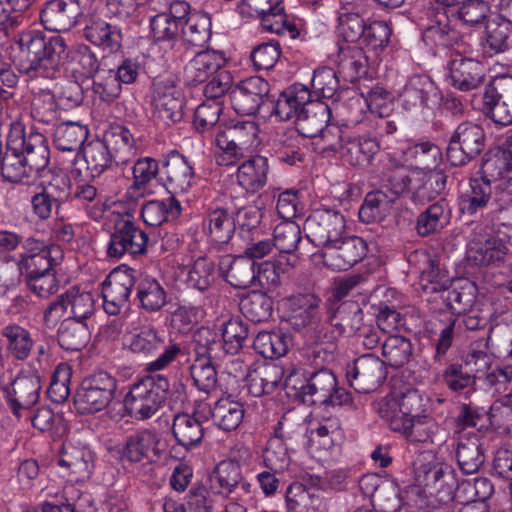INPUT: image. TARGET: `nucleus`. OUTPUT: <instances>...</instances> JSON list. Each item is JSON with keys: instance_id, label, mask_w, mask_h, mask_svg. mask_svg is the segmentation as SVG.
<instances>
[{"instance_id": "17", "label": "nucleus", "mask_w": 512, "mask_h": 512, "mask_svg": "<svg viewBox=\"0 0 512 512\" xmlns=\"http://www.w3.org/2000/svg\"><path fill=\"white\" fill-rule=\"evenodd\" d=\"M417 481L444 504L454 499V492L459 486L454 469L447 464L422 466L417 473Z\"/></svg>"}, {"instance_id": "34", "label": "nucleus", "mask_w": 512, "mask_h": 512, "mask_svg": "<svg viewBox=\"0 0 512 512\" xmlns=\"http://www.w3.org/2000/svg\"><path fill=\"white\" fill-rule=\"evenodd\" d=\"M298 113L295 120L296 131L307 138L317 137L330 118L329 106L310 98Z\"/></svg>"}, {"instance_id": "58", "label": "nucleus", "mask_w": 512, "mask_h": 512, "mask_svg": "<svg viewBox=\"0 0 512 512\" xmlns=\"http://www.w3.org/2000/svg\"><path fill=\"white\" fill-rule=\"evenodd\" d=\"M20 152L24 155L25 161L29 164L36 177L47 167L50 160L47 139L43 134L36 131L29 133L26 147Z\"/></svg>"}, {"instance_id": "8", "label": "nucleus", "mask_w": 512, "mask_h": 512, "mask_svg": "<svg viewBox=\"0 0 512 512\" xmlns=\"http://www.w3.org/2000/svg\"><path fill=\"white\" fill-rule=\"evenodd\" d=\"M485 132L481 125L464 121L450 136L446 157L453 166H465L476 159L485 147Z\"/></svg>"}, {"instance_id": "36", "label": "nucleus", "mask_w": 512, "mask_h": 512, "mask_svg": "<svg viewBox=\"0 0 512 512\" xmlns=\"http://www.w3.org/2000/svg\"><path fill=\"white\" fill-rule=\"evenodd\" d=\"M421 260L425 267L420 270L419 286L426 294L444 293L451 286V280L445 271L440 270L438 262L426 252L415 251L409 261Z\"/></svg>"}, {"instance_id": "9", "label": "nucleus", "mask_w": 512, "mask_h": 512, "mask_svg": "<svg viewBox=\"0 0 512 512\" xmlns=\"http://www.w3.org/2000/svg\"><path fill=\"white\" fill-rule=\"evenodd\" d=\"M148 235L132 220L131 215L118 214L107 246L110 258L121 259L125 255H143L147 250Z\"/></svg>"}, {"instance_id": "31", "label": "nucleus", "mask_w": 512, "mask_h": 512, "mask_svg": "<svg viewBox=\"0 0 512 512\" xmlns=\"http://www.w3.org/2000/svg\"><path fill=\"white\" fill-rule=\"evenodd\" d=\"M436 94L437 87L428 76L414 75L399 93V99L405 110L421 111L428 106L429 100Z\"/></svg>"}, {"instance_id": "52", "label": "nucleus", "mask_w": 512, "mask_h": 512, "mask_svg": "<svg viewBox=\"0 0 512 512\" xmlns=\"http://www.w3.org/2000/svg\"><path fill=\"white\" fill-rule=\"evenodd\" d=\"M136 296L140 307L146 312L160 311L167 303V293L161 283L151 277L144 276L136 287Z\"/></svg>"}, {"instance_id": "40", "label": "nucleus", "mask_w": 512, "mask_h": 512, "mask_svg": "<svg viewBox=\"0 0 512 512\" xmlns=\"http://www.w3.org/2000/svg\"><path fill=\"white\" fill-rule=\"evenodd\" d=\"M380 151L376 138L369 136H349L343 147L341 158L354 167H367Z\"/></svg>"}, {"instance_id": "3", "label": "nucleus", "mask_w": 512, "mask_h": 512, "mask_svg": "<svg viewBox=\"0 0 512 512\" xmlns=\"http://www.w3.org/2000/svg\"><path fill=\"white\" fill-rule=\"evenodd\" d=\"M304 382L292 385L295 396L306 405H343L351 401L350 394L337 386L332 370L326 367L303 368Z\"/></svg>"}, {"instance_id": "4", "label": "nucleus", "mask_w": 512, "mask_h": 512, "mask_svg": "<svg viewBox=\"0 0 512 512\" xmlns=\"http://www.w3.org/2000/svg\"><path fill=\"white\" fill-rule=\"evenodd\" d=\"M42 389L39 372L31 367L21 369L16 376L11 369L0 368V390L12 414L21 417L34 407Z\"/></svg>"}, {"instance_id": "27", "label": "nucleus", "mask_w": 512, "mask_h": 512, "mask_svg": "<svg viewBox=\"0 0 512 512\" xmlns=\"http://www.w3.org/2000/svg\"><path fill=\"white\" fill-rule=\"evenodd\" d=\"M226 61L222 51L212 49L200 51L185 65L184 79L188 85L203 83L222 70Z\"/></svg>"}, {"instance_id": "53", "label": "nucleus", "mask_w": 512, "mask_h": 512, "mask_svg": "<svg viewBox=\"0 0 512 512\" xmlns=\"http://www.w3.org/2000/svg\"><path fill=\"white\" fill-rule=\"evenodd\" d=\"M208 412L214 424L227 432L236 430L244 417L243 405L229 398L218 400Z\"/></svg>"}, {"instance_id": "5", "label": "nucleus", "mask_w": 512, "mask_h": 512, "mask_svg": "<svg viewBox=\"0 0 512 512\" xmlns=\"http://www.w3.org/2000/svg\"><path fill=\"white\" fill-rule=\"evenodd\" d=\"M169 388L170 383L166 376H146L130 388L124 400L125 408L136 419H149L165 403Z\"/></svg>"}, {"instance_id": "25", "label": "nucleus", "mask_w": 512, "mask_h": 512, "mask_svg": "<svg viewBox=\"0 0 512 512\" xmlns=\"http://www.w3.org/2000/svg\"><path fill=\"white\" fill-rule=\"evenodd\" d=\"M290 326L300 332L318 324L321 320V299L313 293L296 294L286 299Z\"/></svg>"}, {"instance_id": "64", "label": "nucleus", "mask_w": 512, "mask_h": 512, "mask_svg": "<svg viewBox=\"0 0 512 512\" xmlns=\"http://www.w3.org/2000/svg\"><path fill=\"white\" fill-rule=\"evenodd\" d=\"M223 111L219 101H206L200 104L194 112L193 124L197 132L213 137L218 129H223L219 122Z\"/></svg>"}, {"instance_id": "21", "label": "nucleus", "mask_w": 512, "mask_h": 512, "mask_svg": "<svg viewBox=\"0 0 512 512\" xmlns=\"http://www.w3.org/2000/svg\"><path fill=\"white\" fill-rule=\"evenodd\" d=\"M296 435L295 425L283 416L274 428L271 437L263 452L265 466L274 472H283L290 464V456L286 441L292 440Z\"/></svg>"}, {"instance_id": "18", "label": "nucleus", "mask_w": 512, "mask_h": 512, "mask_svg": "<svg viewBox=\"0 0 512 512\" xmlns=\"http://www.w3.org/2000/svg\"><path fill=\"white\" fill-rule=\"evenodd\" d=\"M367 242L358 236H341L321 256L326 266L333 270L345 271L361 261L367 253Z\"/></svg>"}, {"instance_id": "6", "label": "nucleus", "mask_w": 512, "mask_h": 512, "mask_svg": "<svg viewBox=\"0 0 512 512\" xmlns=\"http://www.w3.org/2000/svg\"><path fill=\"white\" fill-rule=\"evenodd\" d=\"M117 379L106 371L85 377L74 396V406L80 414H95L107 408L115 397Z\"/></svg>"}, {"instance_id": "42", "label": "nucleus", "mask_w": 512, "mask_h": 512, "mask_svg": "<svg viewBox=\"0 0 512 512\" xmlns=\"http://www.w3.org/2000/svg\"><path fill=\"white\" fill-rule=\"evenodd\" d=\"M390 429L401 433L410 442L425 443L432 441V437L438 427L434 419L427 415H421L411 419H392Z\"/></svg>"}, {"instance_id": "55", "label": "nucleus", "mask_w": 512, "mask_h": 512, "mask_svg": "<svg viewBox=\"0 0 512 512\" xmlns=\"http://www.w3.org/2000/svg\"><path fill=\"white\" fill-rule=\"evenodd\" d=\"M512 21L495 19L486 25L485 50L489 55L503 53L512 47Z\"/></svg>"}, {"instance_id": "47", "label": "nucleus", "mask_w": 512, "mask_h": 512, "mask_svg": "<svg viewBox=\"0 0 512 512\" xmlns=\"http://www.w3.org/2000/svg\"><path fill=\"white\" fill-rule=\"evenodd\" d=\"M268 160L262 156H255L243 162L237 170V180L247 192H257L267 182Z\"/></svg>"}, {"instance_id": "19", "label": "nucleus", "mask_w": 512, "mask_h": 512, "mask_svg": "<svg viewBox=\"0 0 512 512\" xmlns=\"http://www.w3.org/2000/svg\"><path fill=\"white\" fill-rule=\"evenodd\" d=\"M160 180L171 196L186 193L192 187L194 169L186 157L172 151L161 161Z\"/></svg>"}, {"instance_id": "38", "label": "nucleus", "mask_w": 512, "mask_h": 512, "mask_svg": "<svg viewBox=\"0 0 512 512\" xmlns=\"http://www.w3.org/2000/svg\"><path fill=\"white\" fill-rule=\"evenodd\" d=\"M85 38L95 46L103 47L111 52L121 48L122 32L117 25L108 23L104 19L91 16L84 28Z\"/></svg>"}, {"instance_id": "29", "label": "nucleus", "mask_w": 512, "mask_h": 512, "mask_svg": "<svg viewBox=\"0 0 512 512\" xmlns=\"http://www.w3.org/2000/svg\"><path fill=\"white\" fill-rule=\"evenodd\" d=\"M219 270L227 283L237 289H247L256 283V262L242 255H227L219 262Z\"/></svg>"}, {"instance_id": "28", "label": "nucleus", "mask_w": 512, "mask_h": 512, "mask_svg": "<svg viewBox=\"0 0 512 512\" xmlns=\"http://www.w3.org/2000/svg\"><path fill=\"white\" fill-rule=\"evenodd\" d=\"M507 252L503 240L476 233L469 242L467 259L478 266L496 265L504 261Z\"/></svg>"}, {"instance_id": "30", "label": "nucleus", "mask_w": 512, "mask_h": 512, "mask_svg": "<svg viewBox=\"0 0 512 512\" xmlns=\"http://www.w3.org/2000/svg\"><path fill=\"white\" fill-rule=\"evenodd\" d=\"M492 203V184L485 178L472 177L467 188L458 196V207L462 214L473 216Z\"/></svg>"}, {"instance_id": "61", "label": "nucleus", "mask_w": 512, "mask_h": 512, "mask_svg": "<svg viewBox=\"0 0 512 512\" xmlns=\"http://www.w3.org/2000/svg\"><path fill=\"white\" fill-rule=\"evenodd\" d=\"M1 335L6 339L8 352L17 360L29 357L34 346L30 332L17 324H9L2 328Z\"/></svg>"}, {"instance_id": "54", "label": "nucleus", "mask_w": 512, "mask_h": 512, "mask_svg": "<svg viewBox=\"0 0 512 512\" xmlns=\"http://www.w3.org/2000/svg\"><path fill=\"white\" fill-rule=\"evenodd\" d=\"M450 222V210L444 199L431 204L419 214L416 230L420 236H428L446 227Z\"/></svg>"}, {"instance_id": "12", "label": "nucleus", "mask_w": 512, "mask_h": 512, "mask_svg": "<svg viewBox=\"0 0 512 512\" xmlns=\"http://www.w3.org/2000/svg\"><path fill=\"white\" fill-rule=\"evenodd\" d=\"M481 110L497 125L512 124V75H498L490 81L483 93Z\"/></svg>"}, {"instance_id": "44", "label": "nucleus", "mask_w": 512, "mask_h": 512, "mask_svg": "<svg viewBox=\"0 0 512 512\" xmlns=\"http://www.w3.org/2000/svg\"><path fill=\"white\" fill-rule=\"evenodd\" d=\"M103 142L107 145L116 165L129 163L136 154L135 139L124 126H116L105 133Z\"/></svg>"}, {"instance_id": "2", "label": "nucleus", "mask_w": 512, "mask_h": 512, "mask_svg": "<svg viewBox=\"0 0 512 512\" xmlns=\"http://www.w3.org/2000/svg\"><path fill=\"white\" fill-rule=\"evenodd\" d=\"M130 351L141 359L150 360L146 371L157 372L166 369L172 362L185 354V346L154 325L135 329L128 340Z\"/></svg>"}, {"instance_id": "24", "label": "nucleus", "mask_w": 512, "mask_h": 512, "mask_svg": "<svg viewBox=\"0 0 512 512\" xmlns=\"http://www.w3.org/2000/svg\"><path fill=\"white\" fill-rule=\"evenodd\" d=\"M424 398L416 389H409L399 399L385 398L379 403L378 413L391 427L392 419H411L421 416L424 410Z\"/></svg>"}, {"instance_id": "22", "label": "nucleus", "mask_w": 512, "mask_h": 512, "mask_svg": "<svg viewBox=\"0 0 512 512\" xmlns=\"http://www.w3.org/2000/svg\"><path fill=\"white\" fill-rule=\"evenodd\" d=\"M135 285L134 271L113 270L102 284L103 308L109 315H118L127 304Z\"/></svg>"}, {"instance_id": "20", "label": "nucleus", "mask_w": 512, "mask_h": 512, "mask_svg": "<svg viewBox=\"0 0 512 512\" xmlns=\"http://www.w3.org/2000/svg\"><path fill=\"white\" fill-rule=\"evenodd\" d=\"M451 86L460 91L478 89L486 79V67L483 62L460 53L451 55L447 64Z\"/></svg>"}, {"instance_id": "46", "label": "nucleus", "mask_w": 512, "mask_h": 512, "mask_svg": "<svg viewBox=\"0 0 512 512\" xmlns=\"http://www.w3.org/2000/svg\"><path fill=\"white\" fill-rule=\"evenodd\" d=\"M193 414H177L173 419L172 432L177 443L186 449L198 446L204 437L202 421Z\"/></svg>"}, {"instance_id": "26", "label": "nucleus", "mask_w": 512, "mask_h": 512, "mask_svg": "<svg viewBox=\"0 0 512 512\" xmlns=\"http://www.w3.org/2000/svg\"><path fill=\"white\" fill-rule=\"evenodd\" d=\"M488 317L484 316L478 309H471L462 313L457 318H450L448 323L441 329L439 338L435 343L434 359L440 361L452 346L456 329L464 326L469 331H476L486 328Z\"/></svg>"}, {"instance_id": "59", "label": "nucleus", "mask_w": 512, "mask_h": 512, "mask_svg": "<svg viewBox=\"0 0 512 512\" xmlns=\"http://www.w3.org/2000/svg\"><path fill=\"white\" fill-rule=\"evenodd\" d=\"M310 98V92L307 88L303 87L298 90H286L282 92L276 102L273 104V113L281 121H289L297 118L301 108L306 104Z\"/></svg>"}, {"instance_id": "62", "label": "nucleus", "mask_w": 512, "mask_h": 512, "mask_svg": "<svg viewBox=\"0 0 512 512\" xmlns=\"http://www.w3.org/2000/svg\"><path fill=\"white\" fill-rule=\"evenodd\" d=\"M447 176L441 170L429 169L425 173L416 172L413 197L419 200H432L446 188Z\"/></svg>"}, {"instance_id": "33", "label": "nucleus", "mask_w": 512, "mask_h": 512, "mask_svg": "<svg viewBox=\"0 0 512 512\" xmlns=\"http://www.w3.org/2000/svg\"><path fill=\"white\" fill-rule=\"evenodd\" d=\"M284 370L275 363L251 367L246 375L249 393L254 397L272 394L282 382Z\"/></svg>"}, {"instance_id": "45", "label": "nucleus", "mask_w": 512, "mask_h": 512, "mask_svg": "<svg viewBox=\"0 0 512 512\" xmlns=\"http://www.w3.org/2000/svg\"><path fill=\"white\" fill-rule=\"evenodd\" d=\"M336 63L338 72L350 82L358 80L367 73L368 58L359 46H341Z\"/></svg>"}, {"instance_id": "15", "label": "nucleus", "mask_w": 512, "mask_h": 512, "mask_svg": "<svg viewBox=\"0 0 512 512\" xmlns=\"http://www.w3.org/2000/svg\"><path fill=\"white\" fill-rule=\"evenodd\" d=\"M233 109L240 115H255L266 102L273 103L268 81L260 76L242 80L230 91Z\"/></svg>"}, {"instance_id": "7", "label": "nucleus", "mask_w": 512, "mask_h": 512, "mask_svg": "<svg viewBox=\"0 0 512 512\" xmlns=\"http://www.w3.org/2000/svg\"><path fill=\"white\" fill-rule=\"evenodd\" d=\"M487 365V354L474 351L466 356L464 363L449 364L442 372V381L451 392L470 400L477 391L478 372Z\"/></svg>"}, {"instance_id": "48", "label": "nucleus", "mask_w": 512, "mask_h": 512, "mask_svg": "<svg viewBox=\"0 0 512 512\" xmlns=\"http://www.w3.org/2000/svg\"><path fill=\"white\" fill-rule=\"evenodd\" d=\"M60 347L66 351L79 352L90 340V331L86 322L64 319L57 333Z\"/></svg>"}, {"instance_id": "60", "label": "nucleus", "mask_w": 512, "mask_h": 512, "mask_svg": "<svg viewBox=\"0 0 512 512\" xmlns=\"http://www.w3.org/2000/svg\"><path fill=\"white\" fill-rule=\"evenodd\" d=\"M86 126L76 122H63L54 131V144L58 150L76 152L88 137Z\"/></svg>"}, {"instance_id": "43", "label": "nucleus", "mask_w": 512, "mask_h": 512, "mask_svg": "<svg viewBox=\"0 0 512 512\" xmlns=\"http://www.w3.org/2000/svg\"><path fill=\"white\" fill-rule=\"evenodd\" d=\"M456 458L459 468L465 474L476 473L485 463L483 443L477 434L459 438Z\"/></svg>"}, {"instance_id": "32", "label": "nucleus", "mask_w": 512, "mask_h": 512, "mask_svg": "<svg viewBox=\"0 0 512 512\" xmlns=\"http://www.w3.org/2000/svg\"><path fill=\"white\" fill-rule=\"evenodd\" d=\"M327 320L338 331V335H357L366 324L359 304L352 301L340 303L336 307L328 306Z\"/></svg>"}, {"instance_id": "63", "label": "nucleus", "mask_w": 512, "mask_h": 512, "mask_svg": "<svg viewBox=\"0 0 512 512\" xmlns=\"http://www.w3.org/2000/svg\"><path fill=\"white\" fill-rule=\"evenodd\" d=\"M413 355L412 343L401 335H390L382 344V356L386 366L394 368L403 367Z\"/></svg>"}, {"instance_id": "13", "label": "nucleus", "mask_w": 512, "mask_h": 512, "mask_svg": "<svg viewBox=\"0 0 512 512\" xmlns=\"http://www.w3.org/2000/svg\"><path fill=\"white\" fill-rule=\"evenodd\" d=\"M308 240L326 251L346 231L345 217L334 209H317L305 221Z\"/></svg>"}, {"instance_id": "35", "label": "nucleus", "mask_w": 512, "mask_h": 512, "mask_svg": "<svg viewBox=\"0 0 512 512\" xmlns=\"http://www.w3.org/2000/svg\"><path fill=\"white\" fill-rule=\"evenodd\" d=\"M158 436L149 429L138 430L126 438L121 457L132 463L151 462L157 455Z\"/></svg>"}, {"instance_id": "50", "label": "nucleus", "mask_w": 512, "mask_h": 512, "mask_svg": "<svg viewBox=\"0 0 512 512\" xmlns=\"http://www.w3.org/2000/svg\"><path fill=\"white\" fill-rule=\"evenodd\" d=\"M181 204L174 197L166 200H151L141 209V217L149 226H159L164 222L174 221L181 214Z\"/></svg>"}, {"instance_id": "37", "label": "nucleus", "mask_w": 512, "mask_h": 512, "mask_svg": "<svg viewBox=\"0 0 512 512\" xmlns=\"http://www.w3.org/2000/svg\"><path fill=\"white\" fill-rule=\"evenodd\" d=\"M58 464L70 471L71 480L84 482L94 469V455L84 447L64 446Z\"/></svg>"}, {"instance_id": "1", "label": "nucleus", "mask_w": 512, "mask_h": 512, "mask_svg": "<svg viewBox=\"0 0 512 512\" xmlns=\"http://www.w3.org/2000/svg\"><path fill=\"white\" fill-rule=\"evenodd\" d=\"M19 47L16 66L30 78H52L59 68L67 45L59 36L46 37L43 31L28 29L15 36Z\"/></svg>"}, {"instance_id": "10", "label": "nucleus", "mask_w": 512, "mask_h": 512, "mask_svg": "<svg viewBox=\"0 0 512 512\" xmlns=\"http://www.w3.org/2000/svg\"><path fill=\"white\" fill-rule=\"evenodd\" d=\"M64 257L63 250L55 244L34 237L26 238L22 243V252L18 256V265L22 275H41L56 272Z\"/></svg>"}, {"instance_id": "51", "label": "nucleus", "mask_w": 512, "mask_h": 512, "mask_svg": "<svg viewBox=\"0 0 512 512\" xmlns=\"http://www.w3.org/2000/svg\"><path fill=\"white\" fill-rule=\"evenodd\" d=\"M196 358H207L212 362L223 359L229 352L225 348L222 336L208 327H201L193 336Z\"/></svg>"}, {"instance_id": "11", "label": "nucleus", "mask_w": 512, "mask_h": 512, "mask_svg": "<svg viewBox=\"0 0 512 512\" xmlns=\"http://www.w3.org/2000/svg\"><path fill=\"white\" fill-rule=\"evenodd\" d=\"M211 494L228 499L250 496L252 485L244 477L242 467L236 460L220 461L208 476Z\"/></svg>"}, {"instance_id": "57", "label": "nucleus", "mask_w": 512, "mask_h": 512, "mask_svg": "<svg viewBox=\"0 0 512 512\" xmlns=\"http://www.w3.org/2000/svg\"><path fill=\"white\" fill-rule=\"evenodd\" d=\"M1 174L6 181L30 185L36 179L20 151H7L2 159Z\"/></svg>"}, {"instance_id": "39", "label": "nucleus", "mask_w": 512, "mask_h": 512, "mask_svg": "<svg viewBox=\"0 0 512 512\" xmlns=\"http://www.w3.org/2000/svg\"><path fill=\"white\" fill-rule=\"evenodd\" d=\"M209 242L217 249L228 245L232 239L236 222L233 214L224 208L210 211L205 219Z\"/></svg>"}, {"instance_id": "14", "label": "nucleus", "mask_w": 512, "mask_h": 512, "mask_svg": "<svg viewBox=\"0 0 512 512\" xmlns=\"http://www.w3.org/2000/svg\"><path fill=\"white\" fill-rule=\"evenodd\" d=\"M349 385L358 393H370L378 389L387 378L386 362L372 353L357 357L346 366Z\"/></svg>"}, {"instance_id": "16", "label": "nucleus", "mask_w": 512, "mask_h": 512, "mask_svg": "<svg viewBox=\"0 0 512 512\" xmlns=\"http://www.w3.org/2000/svg\"><path fill=\"white\" fill-rule=\"evenodd\" d=\"M153 115L164 125H172L183 119L184 99L173 80L166 79L154 84L152 97Z\"/></svg>"}, {"instance_id": "49", "label": "nucleus", "mask_w": 512, "mask_h": 512, "mask_svg": "<svg viewBox=\"0 0 512 512\" xmlns=\"http://www.w3.org/2000/svg\"><path fill=\"white\" fill-rule=\"evenodd\" d=\"M394 202V198L382 190L369 192L359 209L360 221L367 224L383 221L391 214Z\"/></svg>"}, {"instance_id": "56", "label": "nucleus", "mask_w": 512, "mask_h": 512, "mask_svg": "<svg viewBox=\"0 0 512 512\" xmlns=\"http://www.w3.org/2000/svg\"><path fill=\"white\" fill-rule=\"evenodd\" d=\"M291 345V338L282 331H261L254 341V350L266 359L284 356Z\"/></svg>"}, {"instance_id": "41", "label": "nucleus", "mask_w": 512, "mask_h": 512, "mask_svg": "<svg viewBox=\"0 0 512 512\" xmlns=\"http://www.w3.org/2000/svg\"><path fill=\"white\" fill-rule=\"evenodd\" d=\"M381 183L382 187L387 189L395 200L415 187L416 172H411L404 164L390 159L381 173Z\"/></svg>"}, {"instance_id": "23", "label": "nucleus", "mask_w": 512, "mask_h": 512, "mask_svg": "<svg viewBox=\"0 0 512 512\" xmlns=\"http://www.w3.org/2000/svg\"><path fill=\"white\" fill-rule=\"evenodd\" d=\"M82 14L78 0H48L41 9L40 21L46 30L68 32Z\"/></svg>"}]
</instances>
